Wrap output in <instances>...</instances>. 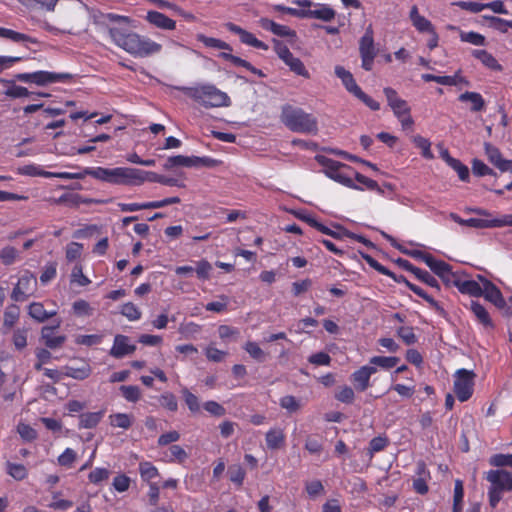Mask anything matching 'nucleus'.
<instances>
[{
    "instance_id": "1",
    "label": "nucleus",
    "mask_w": 512,
    "mask_h": 512,
    "mask_svg": "<svg viewBox=\"0 0 512 512\" xmlns=\"http://www.w3.org/2000/svg\"><path fill=\"white\" fill-rule=\"evenodd\" d=\"M103 18L112 24L108 27L111 41L130 55L147 58L161 52L162 45L160 43L129 28L131 23L129 17L110 12L104 14Z\"/></svg>"
},
{
    "instance_id": "2",
    "label": "nucleus",
    "mask_w": 512,
    "mask_h": 512,
    "mask_svg": "<svg viewBox=\"0 0 512 512\" xmlns=\"http://www.w3.org/2000/svg\"><path fill=\"white\" fill-rule=\"evenodd\" d=\"M177 90L182 92L204 108L228 107L231 99L228 94L213 84H197L195 86H178Z\"/></svg>"
},
{
    "instance_id": "3",
    "label": "nucleus",
    "mask_w": 512,
    "mask_h": 512,
    "mask_svg": "<svg viewBox=\"0 0 512 512\" xmlns=\"http://www.w3.org/2000/svg\"><path fill=\"white\" fill-rule=\"evenodd\" d=\"M281 122L292 132L316 135L318 133V120L299 107L286 104L281 109Z\"/></svg>"
},
{
    "instance_id": "4",
    "label": "nucleus",
    "mask_w": 512,
    "mask_h": 512,
    "mask_svg": "<svg viewBox=\"0 0 512 512\" xmlns=\"http://www.w3.org/2000/svg\"><path fill=\"white\" fill-rule=\"evenodd\" d=\"M489 483L487 489L488 502L491 508H496L506 492L512 491V473L504 469H491L484 474Z\"/></svg>"
},
{
    "instance_id": "5",
    "label": "nucleus",
    "mask_w": 512,
    "mask_h": 512,
    "mask_svg": "<svg viewBox=\"0 0 512 512\" xmlns=\"http://www.w3.org/2000/svg\"><path fill=\"white\" fill-rule=\"evenodd\" d=\"M315 160L323 168V172L327 177L346 187L357 188L352 179L354 169L351 166L324 155H316Z\"/></svg>"
},
{
    "instance_id": "6",
    "label": "nucleus",
    "mask_w": 512,
    "mask_h": 512,
    "mask_svg": "<svg viewBox=\"0 0 512 512\" xmlns=\"http://www.w3.org/2000/svg\"><path fill=\"white\" fill-rule=\"evenodd\" d=\"M37 278L30 270H24L14 285L10 298L14 302H24L37 291Z\"/></svg>"
},
{
    "instance_id": "7",
    "label": "nucleus",
    "mask_w": 512,
    "mask_h": 512,
    "mask_svg": "<svg viewBox=\"0 0 512 512\" xmlns=\"http://www.w3.org/2000/svg\"><path fill=\"white\" fill-rule=\"evenodd\" d=\"M73 78L70 73H55L49 71H35L32 73H18L15 79L25 83H34L39 86H44L50 83H66Z\"/></svg>"
},
{
    "instance_id": "8",
    "label": "nucleus",
    "mask_w": 512,
    "mask_h": 512,
    "mask_svg": "<svg viewBox=\"0 0 512 512\" xmlns=\"http://www.w3.org/2000/svg\"><path fill=\"white\" fill-rule=\"evenodd\" d=\"M378 50L375 47L374 42V30L370 24L359 40V54L361 58V67L365 71H371L373 69L374 60L377 56Z\"/></svg>"
},
{
    "instance_id": "9",
    "label": "nucleus",
    "mask_w": 512,
    "mask_h": 512,
    "mask_svg": "<svg viewBox=\"0 0 512 512\" xmlns=\"http://www.w3.org/2000/svg\"><path fill=\"white\" fill-rule=\"evenodd\" d=\"M475 373L467 369L456 371L454 380V393L460 402L469 400L474 391Z\"/></svg>"
},
{
    "instance_id": "10",
    "label": "nucleus",
    "mask_w": 512,
    "mask_h": 512,
    "mask_svg": "<svg viewBox=\"0 0 512 512\" xmlns=\"http://www.w3.org/2000/svg\"><path fill=\"white\" fill-rule=\"evenodd\" d=\"M299 6L306 8L303 18L317 19L323 22H331L336 17V11L329 4L314 3L311 0H298Z\"/></svg>"
},
{
    "instance_id": "11",
    "label": "nucleus",
    "mask_w": 512,
    "mask_h": 512,
    "mask_svg": "<svg viewBox=\"0 0 512 512\" xmlns=\"http://www.w3.org/2000/svg\"><path fill=\"white\" fill-rule=\"evenodd\" d=\"M113 185L140 186L146 182V171L132 167L113 168Z\"/></svg>"
},
{
    "instance_id": "12",
    "label": "nucleus",
    "mask_w": 512,
    "mask_h": 512,
    "mask_svg": "<svg viewBox=\"0 0 512 512\" xmlns=\"http://www.w3.org/2000/svg\"><path fill=\"white\" fill-rule=\"evenodd\" d=\"M215 160L210 157L184 156L176 155L167 158L164 168L172 169L174 167H212Z\"/></svg>"
},
{
    "instance_id": "13",
    "label": "nucleus",
    "mask_w": 512,
    "mask_h": 512,
    "mask_svg": "<svg viewBox=\"0 0 512 512\" xmlns=\"http://www.w3.org/2000/svg\"><path fill=\"white\" fill-rule=\"evenodd\" d=\"M181 199L178 196L168 197L162 200L149 201L144 203H118L122 212H135L144 209H158L172 204H178Z\"/></svg>"
},
{
    "instance_id": "14",
    "label": "nucleus",
    "mask_w": 512,
    "mask_h": 512,
    "mask_svg": "<svg viewBox=\"0 0 512 512\" xmlns=\"http://www.w3.org/2000/svg\"><path fill=\"white\" fill-rule=\"evenodd\" d=\"M376 372L377 368L372 365H369V363L355 370L350 375V382L352 383L353 388L357 392L366 391L369 387H371L370 379L371 376Z\"/></svg>"
},
{
    "instance_id": "15",
    "label": "nucleus",
    "mask_w": 512,
    "mask_h": 512,
    "mask_svg": "<svg viewBox=\"0 0 512 512\" xmlns=\"http://www.w3.org/2000/svg\"><path fill=\"white\" fill-rule=\"evenodd\" d=\"M225 28L239 36L240 42L256 49L267 51L269 46L255 37V35L232 22H227Z\"/></svg>"
},
{
    "instance_id": "16",
    "label": "nucleus",
    "mask_w": 512,
    "mask_h": 512,
    "mask_svg": "<svg viewBox=\"0 0 512 512\" xmlns=\"http://www.w3.org/2000/svg\"><path fill=\"white\" fill-rule=\"evenodd\" d=\"M383 93L386 97L388 106L391 108L396 118H400V116H405V114L411 112V108L408 105V102L402 99L395 89L391 87H385L383 89Z\"/></svg>"
},
{
    "instance_id": "17",
    "label": "nucleus",
    "mask_w": 512,
    "mask_h": 512,
    "mask_svg": "<svg viewBox=\"0 0 512 512\" xmlns=\"http://www.w3.org/2000/svg\"><path fill=\"white\" fill-rule=\"evenodd\" d=\"M426 265L434 274L441 278L446 285L452 284L453 279L456 278L455 273L452 272L451 265L443 260L436 259L433 255L428 257Z\"/></svg>"
},
{
    "instance_id": "18",
    "label": "nucleus",
    "mask_w": 512,
    "mask_h": 512,
    "mask_svg": "<svg viewBox=\"0 0 512 512\" xmlns=\"http://www.w3.org/2000/svg\"><path fill=\"white\" fill-rule=\"evenodd\" d=\"M361 257L365 260V262L371 268H373L374 270H376L377 272H379L382 275L390 277L396 283H403L408 288H409V285L412 284L409 280H407V278L404 275H397L396 273H394L393 271H391L390 269H388L387 267L382 265L380 262H378L371 255H369L367 253H361Z\"/></svg>"
},
{
    "instance_id": "19",
    "label": "nucleus",
    "mask_w": 512,
    "mask_h": 512,
    "mask_svg": "<svg viewBox=\"0 0 512 512\" xmlns=\"http://www.w3.org/2000/svg\"><path fill=\"white\" fill-rule=\"evenodd\" d=\"M484 149L488 160L496 168H498L502 172L512 171V160L503 159L500 150L496 146L486 142L484 144Z\"/></svg>"
},
{
    "instance_id": "20",
    "label": "nucleus",
    "mask_w": 512,
    "mask_h": 512,
    "mask_svg": "<svg viewBox=\"0 0 512 512\" xmlns=\"http://www.w3.org/2000/svg\"><path fill=\"white\" fill-rule=\"evenodd\" d=\"M135 350L136 346L130 343L128 336L118 334L114 338V343L110 350V355L114 358L120 359L126 355L132 354Z\"/></svg>"
},
{
    "instance_id": "21",
    "label": "nucleus",
    "mask_w": 512,
    "mask_h": 512,
    "mask_svg": "<svg viewBox=\"0 0 512 512\" xmlns=\"http://www.w3.org/2000/svg\"><path fill=\"white\" fill-rule=\"evenodd\" d=\"M145 20L152 26L162 30H174L176 21L162 12L150 10L145 16Z\"/></svg>"
},
{
    "instance_id": "22",
    "label": "nucleus",
    "mask_w": 512,
    "mask_h": 512,
    "mask_svg": "<svg viewBox=\"0 0 512 512\" xmlns=\"http://www.w3.org/2000/svg\"><path fill=\"white\" fill-rule=\"evenodd\" d=\"M91 373L92 368L85 360H81L79 366L66 365L63 367L64 377H70L80 381L87 379Z\"/></svg>"
},
{
    "instance_id": "23",
    "label": "nucleus",
    "mask_w": 512,
    "mask_h": 512,
    "mask_svg": "<svg viewBox=\"0 0 512 512\" xmlns=\"http://www.w3.org/2000/svg\"><path fill=\"white\" fill-rule=\"evenodd\" d=\"M267 448L270 450H278L285 446L286 435L284 430L279 427L269 429L265 434Z\"/></svg>"
},
{
    "instance_id": "24",
    "label": "nucleus",
    "mask_w": 512,
    "mask_h": 512,
    "mask_svg": "<svg viewBox=\"0 0 512 512\" xmlns=\"http://www.w3.org/2000/svg\"><path fill=\"white\" fill-rule=\"evenodd\" d=\"M409 18L414 28L420 33H429L435 29L430 20L419 14V10L416 5L411 7Z\"/></svg>"
},
{
    "instance_id": "25",
    "label": "nucleus",
    "mask_w": 512,
    "mask_h": 512,
    "mask_svg": "<svg viewBox=\"0 0 512 512\" xmlns=\"http://www.w3.org/2000/svg\"><path fill=\"white\" fill-rule=\"evenodd\" d=\"M20 318V307L15 303L6 306L3 313L2 332L5 334L9 332Z\"/></svg>"
},
{
    "instance_id": "26",
    "label": "nucleus",
    "mask_w": 512,
    "mask_h": 512,
    "mask_svg": "<svg viewBox=\"0 0 512 512\" xmlns=\"http://www.w3.org/2000/svg\"><path fill=\"white\" fill-rule=\"evenodd\" d=\"M452 285L455 286L460 293L473 297H480L483 294L482 286L475 280L453 279Z\"/></svg>"
},
{
    "instance_id": "27",
    "label": "nucleus",
    "mask_w": 512,
    "mask_h": 512,
    "mask_svg": "<svg viewBox=\"0 0 512 512\" xmlns=\"http://www.w3.org/2000/svg\"><path fill=\"white\" fill-rule=\"evenodd\" d=\"M472 56L479 60L486 68L501 72L503 70L502 65L498 62V60L487 50L484 49H474L471 52Z\"/></svg>"
},
{
    "instance_id": "28",
    "label": "nucleus",
    "mask_w": 512,
    "mask_h": 512,
    "mask_svg": "<svg viewBox=\"0 0 512 512\" xmlns=\"http://www.w3.org/2000/svg\"><path fill=\"white\" fill-rule=\"evenodd\" d=\"M483 294L486 300L492 302L497 307H503L505 300L500 289L490 280H485V286L482 287Z\"/></svg>"
},
{
    "instance_id": "29",
    "label": "nucleus",
    "mask_w": 512,
    "mask_h": 512,
    "mask_svg": "<svg viewBox=\"0 0 512 512\" xmlns=\"http://www.w3.org/2000/svg\"><path fill=\"white\" fill-rule=\"evenodd\" d=\"M57 314L56 310L48 311L44 308L41 302H32L28 306V315L39 323L54 317Z\"/></svg>"
},
{
    "instance_id": "30",
    "label": "nucleus",
    "mask_w": 512,
    "mask_h": 512,
    "mask_svg": "<svg viewBox=\"0 0 512 512\" xmlns=\"http://www.w3.org/2000/svg\"><path fill=\"white\" fill-rule=\"evenodd\" d=\"M229 52H221L220 57L230 63H232L234 66L243 67L246 70L250 71L251 73L257 75L258 77H265V74L262 70L254 67L250 62H248L245 59H242L238 56H235Z\"/></svg>"
},
{
    "instance_id": "31",
    "label": "nucleus",
    "mask_w": 512,
    "mask_h": 512,
    "mask_svg": "<svg viewBox=\"0 0 512 512\" xmlns=\"http://www.w3.org/2000/svg\"><path fill=\"white\" fill-rule=\"evenodd\" d=\"M335 74L338 78L341 79L342 84L347 89V91L353 94L354 96L361 89L356 83L352 73L346 70L343 66L337 65L335 67Z\"/></svg>"
},
{
    "instance_id": "32",
    "label": "nucleus",
    "mask_w": 512,
    "mask_h": 512,
    "mask_svg": "<svg viewBox=\"0 0 512 512\" xmlns=\"http://www.w3.org/2000/svg\"><path fill=\"white\" fill-rule=\"evenodd\" d=\"M470 309L473 312L474 316L476 317L477 321L484 327L488 329H493L494 325L492 322V319L488 313V311L485 309V307L480 304L478 301H471Z\"/></svg>"
},
{
    "instance_id": "33",
    "label": "nucleus",
    "mask_w": 512,
    "mask_h": 512,
    "mask_svg": "<svg viewBox=\"0 0 512 512\" xmlns=\"http://www.w3.org/2000/svg\"><path fill=\"white\" fill-rule=\"evenodd\" d=\"M0 37L9 39L12 42L15 43H31V44H39V41L37 38L29 36L24 33H20L17 31H14L12 29L0 27Z\"/></svg>"
},
{
    "instance_id": "34",
    "label": "nucleus",
    "mask_w": 512,
    "mask_h": 512,
    "mask_svg": "<svg viewBox=\"0 0 512 512\" xmlns=\"http://www.w3.org/2000/svg\"><path fill=\"white\" fill-rule=\"evenodd\" d=\"M49 201L55 205L64 204L69 207H78L80 204L90 203V200H85L80 194L65 193L58 198H50Z\"/></svg>"
},
{
    "instance_id": "35",
    "label": "nucleus",
    "mask_w": 512,
    "mask_h": 512,
    "mask_svg": "<svg viewBox=\"0 0 512 512\" xmlns=\"http://www.w3.org/2000/svg\"><path fill=\"white\" fill-rule=\"evenodd\" d=\"M55 328L56 327L45 326L42 328L41 332L45 345L50 349L61 347L66 340L64 335H54L53 332Z\"/></svg>"
},
{
    "instance_id": "36",
    "label": "nucleus",
    "mask_w": 512,
    "mask_h": 512,
    "mask_svg": "<svg viewBox=\"0 0 512 512\" xmlns=\"http://www.w3.org/2000/svg\"><path fill=\"white\" fill-rule=\"evenodd\" d=\"M105 410H100L98 412H87L83 413L79 417V428L84 429H92L95 428L102 418L104 417Z\"/></svg>"
},
{
    "instance_id": "37",
    "label": "nucleus",
    "mask_w": 512,
    "mask_h": 512,
    "mask_svg": "<svg viewBox=\"0 0 512 512\" xmlns=\"http://www.w3.org/2000/svg\"><path fill=\"white\" fill-rule=\"evenodd\" d=\"M459 101L470 102L472 112H480L485 108L484 98L478 92L466 91L459 96Z\"/></svg>"
},
{
    "instance_id": "38",
    "label": "nucleus",
    "mask_w": 512,
    "mask_h": 512,
    "mask_svg": "<svg viewBox=\"0 0 512 512\" xmlns=\"http://www.w3.org/2000/svg\"><path fill=\"white\" fill-rule=\"evenodd\" d=\"M384 237L390 242V244L396 248L397 250H399L400 252H402L403 254H406L410 257H413L415 259H418V260H421L423 261L425 264H426V261L428 259V257H431L432 254L430 253H427V252H423L421 250H408L406 248H404L401 244H399L395 238H393L392 236L388 235V234H384Z\"/></svg>"
},
{
    "instance_id": "39",
    "label": "nucleus",
    "mask_w": 512,
    "mask_h": 512,
    "mask_svg": "<svg viewBox=\"0 0 512 512\" xmlns=\"http://www.w3.org/2000/svg\"><path fill=\"white\" fill-rule=\"evenodd\" d=\"M146 182L160 183L170 187H184V183L174 177L160 175L152 171H146Z\"/></svg>"
},
{
    "instance_id": "40",
    "label": "nucleus",
    "mask_w": 512,
    "mask_h": 512,
    "mask_svg": "<svg viewBox=\"0 0 512 512\" xmlns=\"http://www.w3.org/2000/svg\"><path fill=\"white\" fill-rule=\"evenodd\" d=\"M6 473L16 481H23L28 477V469L25 465L7 461L5 463Z\"/></svg>"
},
{
    "instance_id": "41",
    "label": "nucleus",
    "mask_w": 512,
    "mask_h": 512,
    "mask_svg": "<svg viewBox=\"0 0 512 512\" xmlns=\"http://www.w3.org/2000/svg\"><path fill=\"white\" fill-rule=\"evenodd\" d=\"M134 421L132 414L128 413H114L109 415V423L114 428H122L128 430L131 428Z\"/></svg>"
},
{
    "instance_id": "42",
    "label": "nucleus",
    "mask_w": 512,
    "mask_h": 512,
    "mask_svg": "<svg viewBox=\"0 0 512 512\" xmlns=\"http://www.w3.org/2000/svg\"><path fill=\"white\" fill-rule=\"evenodd\" d=\"M86 175H89L97 180L107 182L113 185V176L114 171L113 168H105V167H94V168H86Z\"/></svg>"
},
{
    "instance_id": "43",
    "label": "nucleus",
    "mask_w": 512,
    "mask_h": 512,
    "mask_svg": "<svg viewBox=\"0 0 512 512\" xmlns=\"http://www.w3.org/2000/svg\"><path fill=\"white\" fill-rule=\"evenodd\" d=\"M400 361L399 357L396 356H373L369 359V365L374 367H380L385 370L394 368Z\"/></svg>"
},
{
    "instance_id": "44",
    "label": "nucleus",
    "mask_w": 512,
    "mask_h": 512,
    "mask_svg": "<svg viewBox=\"0 0 512 512\" xmlns=\"http://www.w3.org/2000/svg\"><path fill=\"white\" fill-rule=\"evenodd\" d=\"M0 82L5 83V84H10V86L4 91V94L7 97L16 99V98L28 97V96L34 94L33 92H30L26 87L15 85L13 83V81L0 79Z\"/></svg>"
},
{
    "instance_id": "45",
    "label": "nucleus",
    "mask_w": 512,
    "mask_h": 512,
    "mask_svg": "<svg viewBox=\"0 0 512 512\" xmlns=\"http://www.w3.org/2000/svg\"><path fill=\"white\" fill-rule=\"evenodd\" d=\"M409 289L415 293L417 296L421 297L422 299H424L428 304L429 306L434 309L436 312H438L439 314H443L444 313V309L443 307L439 304L438 301H436L432 296L428 295L421 287L415 285V284H411L409 285Z\"/></svg>"
},
{
    "instance_id": "46",
    "label": "nucleus",
    "mask_w": 512,
    "mask_h": 512,
    "mask_svg": "<svg viewBox=\"0 0 512 512\" xmlns=\"http://www.w3.org/2000/svg\"><path fill=\"white\" fill-rule=\"evenodd\" d=\"M197 40L201 42L204 46L208 48L221 49L225 51H232V47L225 41H222L218 38L208 37L203 34L197 35Z\"/></svg>"
},
{
    "instance_id": "47",
    "label": "nucleus",
    "mask_w": 512,
    "mask_h": 512,
    "mask_svg": "<svg viewBox=\"0 0 512 512\" xmlns=\"http://www.w3.org/2000/svg\"><path fill=\"white\" fill-rule=\"evenodd\" d=\"M464 499V486L463 481L460 479L455 480L454 495H453V508L452 512H462Z\"/></svg>"
},
{
    "instance_id": "48",
    "label": "nucleus",
    "mask_w": 512,
    "mask_h": 512,
    "mask_svg": "<svg viewBox=\"0 0 512 512\" xmlns=\"http://www.w3.org/2000/svg\"><path fill=\"white\" fill-rule=\"evenodd\" d=\"M284 63L290 68L292 72H294L296 75L302 76L305 79L310 78V73L306 69L304 63L301 61V59L294 57L292 55L290 58L284 61Z\"/></svg>"
},
{
    "instance_id": "49",
    "label": "nucleus",
    "mask_w": 512,
    "mask_h": 512,
    "mask_svg": "<svg viewBox=\"0 0 512 512\" xmlns=\"http://www.w3.org/2000/svg\"><path fill=\"white\" fill-rule=\"evenodd\" d=\"M139 473L141 479L145 482H149L159 476L158 468L149 461L140 462Z\"/></svg>"
},
{
    "instance_id": "50",
    "label": "nucleus",
    "mask_w": 512,
    "mask_h": 512,
    "mask_svg": "<svg viewBox=\"0 0 512 512\" xmlns=\"http://www.w3.org/2000/svg\"><path fill=\"white\" fill-rule=\"evenodd\" d=\"M412 141L414 145L421 150V155L423 158L428 160L434 158V155L431 151V142L427 138L421 135H415Z\"/></svg>"
},
{
    "instance_id": "51",
    "label": "nucleus",
    "mask_w": 512,
    "mask_h": 512,
    "mask_svg": "<svg viewBox=\"0 0 512 512\" xmlns=\"http://www.w3.org/2000/svg\"><path fill=\"white\" fill-rule=\"evenodd\" d=\"M459 38L462 42L470 43L475 46H484L486 44L485 36L474 31H460Z\"/></svg>"
},
{
    "instance_id": "52",
    "label": "nucleus",
    "mask_w": 512,
    "mask_h": 512,
    "mask_svg": "<svg viewBox=\"0 0 512 512\" xmlns=\"http://www.w3.org/2000/svg\"><path fill=\"white\" fill-rule=\"evenodd\" d=\"M159 404L164 409L170 412H176L178 410L177 397L172 392H164L158 398Z\"/></svg>"
},
{
    "instance_id": "53",
    "label": "nucleus",
    "mask_w": 512,
    "mask_h": 512,
    "mask_svg": "<svg viewBox=\"0 0 512 512\" xmlns=\"http://www.w3.org/2000/svg\"><path fill=\"white\" fill-rule=\"evenodd\" d=\"M181 394L189 411L193 414L198 413L200 411V403L198 397L195 394H193L188 388H183L181 390Z\"/></svg>"
},
{
    "instance_id": "54",
    "label": "nucleus",
    "mask_w": 512,
    "mask_h": 512,
    "mask_svg": "<svg viewBox=\"0 0 512 512\" xmlns=\"http://www.w3.org/2000/svg\"><path fill=\"white\" fill-rule=\"evenodd\" d=\"M355 178V180L365 186L366 189L368 190H371V191H377L379 194H383V190L379 187L377 181L357 172V171H353V174H352V179Z\"/></svg>"
},
{
    "instance_id": "55",
    "label": "nucleus",
    "mask_w": 512,
    "mask_h": 512,
    "mask_svg": "<svg viewBox=\"0 0 512 512\" xmlns=\"http://www.w3.org/2000/svg\"><path fill=\"white\" fill-rule=\"evenodd\" d=\"M243 348L254 360L258 362L265 361L267 354L261 349L258 343L247 341Z\"/></svg>"
},
{
    "instance_id": "56",
    "label": "nucleus",
    "mask_w": 512,
    "mask_h": 512,
    "mask_svg": "<svg viewBox=\"0 0 512 512\" xmlns=\"http://www.w3.org/2000/svg\"><path fill=\"white\" fill-rule=\"evenodd\" d=\"M119 390L128 402L136 403L141 398V390L136 385H122Z\"/></svg>"
},
{
    "instance_id": "57",
    "label": "nucleus",
    "mask_w": 512,
    "mask_h": 512,
    "mask_svg": "<svg viewBox=\"0 0 512 512\" xmlns=\"http://www.w3.org/2000/svg\"><path fill=\"white\" fill-rule=\"evenodd\" d=\"M228 475L232 483L241 487L246 477V471L241 465H232L228 469Z\"/></svg>"
},
{
    "instance_id": "58",
    "label": "nucleus",
    "mask_w": 512,
    "mask_h": 512,
    "mask_svg": "<svg viewBox=\"0 0 512 512\" xmlns=\"http://www.w3.org/2000/svg\"><path fill=\"white\" fill-rule=\"evenodd\" d=\"M484 18L489 21L491 28L501 33H507L508 28H511L512 25V20H506L496 16H484Z\"/></svg>"
},
{
    "instance_id": "59",
    "label": "nucleus",
    "mask_w": 512,
    "mask_h": 512,
    "mask_svg": "<svg viewBox=\"0 0 512 512\" xmlns=\"http://www.w3.org/2000/svg\"><path fill=\"white\" fill-rule=\"evenodd\" d=\"M19 251L13 246H5L0 250V260L6 265H12L18 258Z\"/></svg>"
},
{
    "instance_id": "60",
    "label": "nucleus",
    "mask_w": 512,
    "mask_h": 512,
    "mask_svg": "<svg viewBox=\"0 0 512 512\" xmlns=\"http://www.w3.org/2000/svg\"><path fill=\"white\" fill-rule=\"evenodd\" d=\"M397 336L402 339L406 345H413L417 342V336L414 333L413 327L400 326L396 330Z\"/></svg>"
},
{
    "instance_id": "61",
    "label": "nucleus",
    "mask_w": 512,
    "mask_h": 512,
    "mask_svg": "<svg viewBox=\"0 0 512 512\" xmlns=\"http://www.w3.org/2000/svg\"><path fill=\"white\" fill-rule=\"evenodd\" d=\"M414 275H415V277L418 280H420L421 282L425 283L426 285H428V286H430L432 288H435L438 291L440 290L439 282L428 271L423 270L421 268H417L416 271L414 272Z\"/></svg>"
},
{
    "instance_id": "62",
    "label": "nucleus",
    "mask_w": 512,
    "mask_h": 512,
    "mask_svg": "<svg viewBox=\"0 0 512 512\" xmlns=\"http://www.w3.org/2000/svg\"><path fill=\"white\" fill-rule=\"evenodd\" d=\"M120 312L130 321H137L141 318L142 315L139 308L132 302L124 303Z\"/></svg>"
},
{
    "instance_id": "63",
    "label": "nucleus",
    "mask_w": 512,
    "mask_h": 512,
    "mask_svg": "<svg viewBox=\"0 0 512 512\" xmlns=\"http://www.w3.org/2000/svg\"><path fill=\"white\" fill-rule=\"evenodd\" d=\"M489 464L493 467H512V454H494L489 458Z\"/></svg>"
},
{
    "instance_id": "64",
    "label": "nucleus",
    "mask_w": 512,
    "mask_h": 512,
    "mask_svg": "<svg viewBox=\"0 0 512 512\" xmlns=\"http://www.w3.org/2000/svg\"><path fill=\"white\" fill-rule=\"evenodd\" d=\"M335 398L342 403L352 404L355 400L354 388L347 385L340 387Z\"/></svg>"
}]
</instances>
